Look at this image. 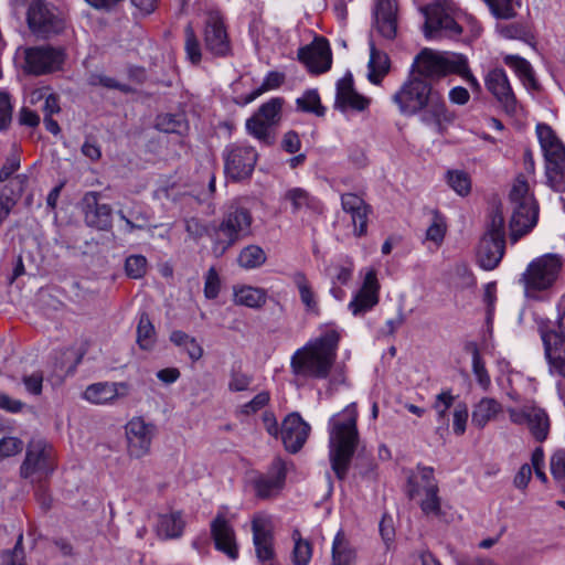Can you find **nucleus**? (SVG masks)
I'll use <instances>...</instances> for the list:
<instances>
[{
    "label": "nucleus",
    "mask_w": 565,
    "mask_h": 565,
    "mask_svg": "<svg viewBox=\"0 0 565 565\" xmlns=\"http://www.w3.org/2000/svg\"><path fill=\"white\" fill-rule=\"evenodd\" d=\"M380 282L376 271H366L363 284L349 303V310L354 316H361L370 311L379 302Z\"/></svg>",
    "instance_id": "nucleus-21"
},
{
    "label": "nucleus",
    "mask_w": 565,
    "mask_h": 565,
    "mask_svg": "<svg viewBox=\"0 0 565 565\" xmlns=\"http://www.w3.org/2000/svg\"><path fill=\"white\" fill-rule=\"evenodd\" d=\"M425 15L424 34L426 39L458 38L462 28L439 3H433L424 8Z\"/></svg>",
    "instance_id": "nucleus-13"
},
{
    "label": "nucleus",
    "mask_w": 565,
    "mask_h": 565,
    "mask_svg": "<svg viewBox=\"0 0 565 565\" xmlns=\"http://www.w3.org/2000/svg\"><path fill=\"white\" fill-rule=\"evenodd\" d=\"M392 102L402 116H417L423 125L431 127L438 135H444L456 119L443 94L430 82L412 72L392 95Z\"/></svg>",
    "instance_id": "nucleus-1"
},
{
    "label": "nucleus",
    "mask_w": 565,
    "mask_h": 565,
    "mask_svg": "<svg viewBox=\"0 0 565 565\" xmlns=\"http://www.w3.org/2000/svg\"><path fill=\"white\" fill-rule=\"evenodd\" d=\"M422 490L425 492V481L420 478L419 469L417 468V472L411 470L407 475V495L414 499Z\"/></svg>",
    "instance_id": "nucleus-63"
},
{
    "label": "nucleus",
    "mask_w": 565,
    "mask_h": 565,
    "mask_svg": "<svg viewBox=\"0 0 565 565\" xmlns=\"http://www.w3.org/2000/svg\"><path fill=\"white\" fill-rule=\"evenodd\" d=\"M184 33H185L184 49H185L186 56L192 64H199L201 62V57H202L201 45H200L198 36L194 32V29L190 23L185 26Z\"/></svg>",
    "instance_id": "nucleus-49"
},
{
    "label": "nucleus",
    "mask_w": 565,
    "mask_h": 565,
    "mask_svg": "<svg viewBox=\"0 0 565 565\" xmlns=\"http://www.w3.org/2000/svg\"><path fill=\"white\" fill-rule=\"evenodd\" d=\"M281 105L280 98H273L263 104L257 113L247 119V131L264 143L271 145L274 142L271 128L280 120Z\"/></svg>",
    "instance_id": "nucleus-14"
},
{
    "label": "nucleus",
    "mask_w": 565,
    "mask_h": 565,
    "mask_svg": "<svg viewBox=\"0 0 565 565\" xmlns=\"http://www.w3.org/2000/svg\"><path fill=\"white\" fill-rule=\"evenodd\" d=\"M468 420V408L467 405L461 403L458 404L454 411L452 428L454 433L458 436L466 431V424Z\"/></svg>",
    "instance_id": "nucleus-59"
},
{
    "label": "nucleus",
    "mask_w": 565,
    "mask_h": 565,
    "mask_svg": "<svg viewBox=\"0 0 565 565\" xmlns=\"http://www.w3.org/2000/svg\"><path fill=\"white\" fill-rule=\"evenodd\" d=\"M23 443L17 437H3L0 439V459L21 452Z\"/></svg>",
    "instance_id": "nucleus-56"
},
{
    "label": "nucleus",
    "mask_w": 565,
    "mask_h": 565,
    "mask_svg": "<svg viewBox=\"0 0 565 565\" xmlns=\"http://www.w3.org/2000/svg\"><path fill=\"white\" fill-rule=\"evenodd\" d=\"M505 250L504 216L495 210L487 232L481 237L477 249V263L486 270L494 269Z\"/></svg>",
    "instance_id": "nucleus-8"
},
{
    "label": "nucleus",
    "mask_w": 565,
    "mask_h": 565,
    "mask_svg": "<svg viewBox=\"0 0 565 565\" xmlns=\"http://www.w3.org/2000/svg\"><path fill=\"white\" fill-rule=\"evenodd\" d=\"M356 420L358 412L354 403L329 420V460L339 480L347 477L359 444Z\"/></svg>",
    "instance_id": "nucleus-2"
},
{
    "label": "nucleus",
    "mask_w": 565,
    "mask_h": 565,
    "mask_svg": "<svg viewBox=\"0 0 565 565\" xmlns=\"http://www.w3.org/2000/svg\"><path fill=\"white\" fill-rule=\"evenodd\" d=\"M497 19L510 20L516 17L512 0H483Z\"/></svg>",
    "instance_id": "nucleus-53"
},
{
    "label": "nucleus",
    "mask_w": 565,
    "mask_h": 565,
    "mask_svg": "<svg viewBox=\"0 0 565 565\" xmlns=\"http://www.w3.org/2000/svg\"><path fill=\"white\" fill-rule=\"evenodd\" d=\"M310 433V426L300 417L299 414L288 415L281 425V439L286 449L290 452H297L306 443Z\"/></svg>",
    "instance_id": "nucleus-26"
},
{
    "label": "nucleus",
    "mask_w": 565,
    "mask_h": 565,
    "mask_svg": "<svg viewBox=\"0 0 565 565\" xmlns=\"http://www.w3.org/2000/svg\"><path fill=\"white\" fill-rule=\"evenodd\" d=\"M547 172L562 174L565 172V147L562 142L555 143L544 152Z\"/></svg>",
    "instance_id": "nucleus-41"
},
{
    "label": "nucleus",
    "mask_w": 565,
    "mask_h": 565,
    "mask_svg": "<svg viewBox=\"0 0 565 565\" xmlns=\"http://www.w3.org/2000/svg\"><path fill=\"white\" fill-rule=\"evenodd\" d=\"M234 300L237 305L258 309L266 303L267 294L262 288L243 286L235 290Z\"/></svg>",
    "instance_id": "nucleus-37"
},
{
    "label": "nucleus",
    "mask_w": 565,
    "mask_h": 565,
    "mask_svg": "<svg viewBox=\"0 0 565 565\" xmlns=\"http://www.w3.org/2000/svg\"><path fill=\"white\" fill-rule=\"evenodd\" d=\"M30 31L40 39L57 35L65 29L64 18L44 0H33L26 12Z\"/></svg>",
    "instance_id": "nucleus-9"
},
{
    "label": "nucleus",
    "mask_w": 565,
    "mask_h": 565,
    "mask_svg": "<svg viewBox=\"0 0 565 565\" xmlns=\"http://www.w3.org/2000/svg\"><path fill=\"white\" fill-rule=\"evenodd\" d=\"M472 353V372L477 379L478 384L483 391H488L491 385V380L481 359L479 349L476 344L471 345Z\"/></svg>",
    "instance_id": "nucleus-46"
},
{
    "label": "nucleus",
    "mask_w": 565,
    "mask_h": 565,
    "mask_svg": "<svg viewBox=\"0 0 565 565\" xmlns=\"http://www.w3.org/2000/svg\"><path fill=\"white\" fill-rule=\"evenodd\" d=\"M374 25L379 33L393 40L397 34V1L376 0L374 10Z\"/></svg>",
    "instance_id": "nucleus-28"
},
{
    "label": "nucleus",
    "mask_w": 565,
    "mask_h": 565,
    "mask_svg": "<svg viewBox=\"0 0 565 565\" xmlns=\"http://www.w3.org/2000/svg\"><path fill=\"white\" fill-rule=\"evenodd\" d=\"M237 262L241 267L246 269L260 267L266 262V254L262 247L249 245L241 250Z\"/></svg>",
    "instance_id": "nucleus-42"
},
{
    "label": "nucleus",
    "mask_w": 565,
    "mask_h": 565,
    "mask_svg": "<svg viewBox=\"0 0 565 565\" xmlns=\"http://www.w3.org/2000/svg\"><path fill=\"white\" fill-rule=\"evenodd\" d=\"M497 30L499 34L505 39L521 40L530 42L533 40V35L526 25L521 23H511L505 25H498Z\"/></svg>",
    "instance_id": "nucleus-50"
},
{
    "label": "nucleus",
    "mask_w": 565,
    "mask_h": 565,
    "mask_svg": "<svg viewBox=\"0 0 565 565\" xmlns=\"http://www.w3.org/2000/svg\"><path fill=\"white\" fill-rule=\"evenodd\" d=\"M466 66V56L451 52H437L424 49L412 65L411 72L422 78H440L461 72Z\"/></svg>",
    "instance_id": "nucleus-7"
},
{
    "label": "nucleus",
    "mask_w": 565,
    "mask_h": 565,
    "mask_svg": "<svg viewBox=\"0 0 565 565\" xmlns=\"http://www.w3.org/2000/svg\"><path fill=\"white\" fill-rule=\"evenodd\" d=\"M298 58L311 73L320 74L331 67L332 56L329 42L324 38L315 41L298 52Z\"/></svg>",
    "instance_id": "nucleus-20"
},
{
    "label": "nucleus",
    "mask_w": 565,
    "mask_h": 565,
    "mask_svg": "<svg viewBox=\"0 0 565 565\" xmlns=\"http://www.w3.org/2000/svg\"><path fill=\"white\" fill-rule=\"evenodd\" d=\"M185 522L181 512L160 514L157 523V533L162 539H177L181 536Z\"/></svg>",
    "instance_id": "nucleus-35"
},
{
    "label": "nucleus",
    "mask_w": 565,
    "mask_h": 565,
    "mask_svg": "<svg viewBox=\"0 0 565 565\" xmlns=\"http://www.w3.org/2000/svg\"><path fill=\"white\" fill-rule=\"evenodd\" d=\"M156 427L141 417L131 418L125 426L128 454L135 458L146 456L151 447Z\"/></svg>",
    "instance_id": "nucleus-16"
},
{
    "label": "nucleus",
    "mask_w": 565,
    "mask_h": 565,
    "mask_svg": "<svg viewBox=\"0 0 565 565\" xmlns=\"http://www.w3.org/2000/svg\"><path fill=\"white\" fill-rule=\"evenodd\" d=\"M286 475V463L280 458H276L266 473L253 480L256 497L266 500L278 495L284 489Z\"/></svg>",
    "instance_id": "nucleus-17"
},
{
    "label": "nucleus",
    "mask_w": 565,
    "mask_h": 565,
    "mask_svg": "<svg viewBox=\"0 0 565 565\" xmlns=\"http://www.w3.org/2000/svg\"><path fill=\"white\" fill-rule=\"evenodd\" d=\"M55 469V452L44 439H32L26 448L25 459L20 467L22 478L47 477Z\"/></svg>",
    "instance_id": "nucleus-11"
},
{
    "label": "nucleus",
    "mask_w": 565,
    "mask_h": 565,
    "mask_svg": "<svg viewBox=\"0 0 565 565\" xmlns=\"http://www.w3.org/2000/svg\"><path fill=\"white\" fill-rule=\"evenodd\" d=\"M156 128L166 134L182 135L188 130V121L183 114H162L156 119Z\"/></svg>",
    "instance_id": "nucleus-40"
},
{
    "label": "nucleus",
    "mask_w": 565,
    "mask_h": 565,
    "mask_svg": "<svg viewBox=\"0 0 565 565\" xmlns=\"http://www.w3.org/2000/svg\"><path fill=\"white\" fill-rule=\"evenodd\" d=\"M536 132L543 152H545L546 149H550L555 143L561 142L559 139L554 134V131L552 130V128L545 124H539L536 126Z\"/></svg>",
    "instance_id": "nucleus-57"
},
{
    "label": "nucleus",
    "mask_w": 565,
    "mask_h": 565,
    "mask_svg": "<svg viewBox=\"0 0 565 565\" xmlns=\"http://www.w3.org/2000/svg\"><path fill=\"white\" fill-rule=\"evenodd\" d=\"M370 105V99L356 93L351 76L341 78L337 84L335 107L342 111L351 108L363 111Z\"/></svg>",
    "instance_id": "nucleus-30"
},
{
    "label": "nucleus",
    "mask_w": 565,
    "mask_h": 565,
    "mask_svg": "<svg viewBox=\"0 0 565 565\" xmlns=\"http://www.w3.org/2000/svg\"><path fill=\"white\" fill-rule=\"evenodd\" d=\"M503 407L500 402L493 397H482L473 405L471 414V424L478 429L484 428L490 422L497 420L502 414Z\"/></svg>",
    "instance_id": "nucleus-31"
},
{
    "label": "nucleus",
    "mask_w": 565,
    "mask_h": 565,
    "mask_svg": "<svg viewBox=\"0 0 565 565\" xmlns=\"http://www.w3.org/2000/svg\"><path fill=\"white\" fill-rule=\"evenodd\" d=\"M295 546L292 551V563L295 565H308L312 556V546L309 541L303 540L298 530L292 532Z\"/></svg>",
    "instance_id": "nucleus-44"
},
{
    "label": "nucleus",
    "mask_w": 565,
    "mask_h": 565,
    "mask_svg": "<svg viewBox=\"0 0 565 565\" xmlns=\"http://www.w3.org/2000/svg\"><path fill=\"white\" fill-rule=\"evenodd\" d=\"M129 394L125 382H98L90 384L83 393V398L95 405L114 404Z\"/></svg>",
    "instance_id": "nucleus-23"
},
{
    "label": "nucleus",
    "mask_w": 565,
    "mask_h": 565,
    "mask_svg": "<svg viewBox=\"0 0 565 565\" xmlns=\"http://www.w3.org/2000/svg\"><path fill=\"white\" fill-rule=\"evenodd\" d=\"M284 200L291 204L292 213H298L302 209L315 212L321 210L320 201L302 188H291L287 190L284 194Z\"/></svg>",
    "instance_id": "nucleus-34"
},
{
    "label": "nucleus",
    "mask_w": 565,
    "mask_h": 565,
    "mask_svg": "<svg viewBox=\"0 0 565 565\" xmlns=\"http://www.w3.org/2000/svg\"><path fill=\"white\" fill-rule=\"evenodd\" d=\"M253 217L244 207H231L214 232L212 250L222 256L230 247L250 234Z\"/></svg>",
    "instance_id": "nucleus-6"
},
{
    "label": "nucleus",
    "mask_w": 565,
    "mask_h": 565,
    "mask_svg": "<svg viewBox=\"0 0 565 565\" xmlns=\"http://www.w3.org/2000/svg\"><path fill=\"white\" fill-rule=\"evenodd\" d=\"M391 62L388 55L376 49L373 41H370V60L367 64V77L371 83L379 85L390 72Z\"/></svg>",
    "instance_id": "nucleus-33"
},
{
    "label": "nucleus",
    "mask_w": 565,
    "mask_h": 565,
    "mask_svg": "<svg viewBox=\"0 0 565 565\" xmlns=\"http://www.w3.org/2000/svg\"><path fill=\"white\" fill-rule=\"evenodd\" d=\"M539 331L551 372L565 379V343L559 341L555 330L548 329L543 323Z\"/></svg>",
    "instance_id": "nucleus-22"
},
{
    "label": "nucleus",
    "mask_w": 565,
    "mask_h": 565,
    "mask_svg": "<svg viewBox=\"0 0 565 565\" xmlns=\"http://www.w3.org/2000/svg\"><path fill=\"white\" fill-rule=\"evenodd\" d=\"M504 63L512 67L524 83H527L532 87L535 86L533 70L526 60L518 55H508L504 57Z\"/></svg>",
    "instance_id": "nucleus-45"
},
{
    "label": "nucleus",
    "mask_w": 565,
    "mask_h": 565,
    "mask_svg": "<svg viewBox=\"0 0 565 565\" xmlns=\"http://www.w3.org/2000/svg\"><path fill=\"white\" fill-rule=\"evenodd\" d=\"M284 82V75L278 72H270L265 77L263 84L244 97V104H249L263 95L265 92L279 87Z\"/></svg>",
    "instance_id": "nucleus-48"
},
{
    "label": "nucleus",
    "mask_w": 565,
    "mask_h": 565,
    "mask_svg": "<svg viewBox=\"0 0 565 565\" xmlns=\"http://www.w3.org/2000/svg\"><path fill=\"white\" fill-rule=\"evenodd\" d=\"M355 553L345 540L344 533L339 531L332 544L331 565H354Z\"/></svg>",
    "instance_id": "nucleus-38"
},
{
    "label": "nucleus",
    "mask_w": 565,
    "mask_h": 565,
    "mask_svg": "<svg viewBox=\"0 0 565 565\" xmlns=\"http://www.w3.org/2000/svg\"><path fill=\"white\" fill-rule=\"evenodd\" d=\"M252 530L258 561L262 563L268 562L269 565H273L275 551L270 521L268 519L257 516L253 520Z\"/></svg>",
    "instance_id": "nucleus-25"
},
{
    "label": "nucleus",
    "mask_w": 565,
    "mask_h": 565,
    "mask_svg": "<svg viewBox=\"0 0 565 565\" xmlns=\"http://www.w3.org/2000/svg\"><path fill=\"white\" fill-rule=\"evenodd\" d=\"M211 534L216 550L226 554L231 559H236L238 548L235 540V533L230 522L224 515L218 514L211 523Z\"/></svg>",
    "instance_id": "nucleus-29"
},
{
    "label": "nucleus",
    "mask_w": 565,
    "mask_h": 565,
    "mask_svg": "<svg viewBox=\"0 0 565 565\" xmlns=\"http://www.w3.org/2000/svg\"><path fill=\"white\" fill-rule=\"evenodd\" d=\"M65 54L62 49L50 45L33 46L24 50V71L32 75H44L62 68Z\"/></svg>",
    "instance_id": "nucleus-12"
},
{
    "label": "nucleus",
    "mask_w": 565,
    "mask_h": 565,
    "mask_svg": "<svg viewBox=\"0 0 565 565\" xmlns=\"http://www.w3.org/2000/svg\"><path fill=\"white\" fill-rule=\"evenodd\" d=\"M454 402L455 397L450 391L441 392L436 396L434 408L436 409L439 419H445L447 411L452 406Z\"/></svg>",
    "instance_id": "nucleus-62"
},
{
    "label": "nucleus",
    "mask_w": 565,
    "mask_h": 565,
    "mask_svg": "<svg viewBox=\"0 0 565 565\" xmlns=\"http://www.w3.org/2000/svg\"><path fill=\"white\" fill-rule=\"evenodd\" d=\"M510 420L515 425H526L536 441H544L550 430L546 412L536 406H523L508 409Z\"/></svg>",
    "instance_id": "nucleus-15"
},
{
    "label": "nucleus",
    "mask_w": 565,
    "mask_h": 565,
    "mask_svg": "<svg viewBox=\"0 0 565 565\" xmlns=\"http://www.w3.org/2000/svg\"><path fill=\"white\" fill-rule=\"evenodd\" d=\"M447 231L445 217L435 211L433 213L431 224L426 231V239L434 242L437 246L441 245Z\"/></svg>",
    "instance_id": "nucleus-51"
},
{
    "label": "nucleus",
    "mask_w": 565,
    "mask_h": 565,
    "mask_svg": "<svg viewBox=\"0 0 565 565\" xmlns=\"http://www.w3.org/2000/svg\"><path fill=\"white\" fill-rule=\"evenodd\" d=\"M100 194L87 192L82 199V211L87 226L98 231H108L113 225V209L109 204L99 203Z\"/></svg>",
    "instance_id": "nucleus-19"
},
{
    "label": "nucleus",
    "mask_w": 565,
    "mask_h": 565,
    "mask_svg": "<svg viewBox=\"0 0 565 565\" xmlns=\"http://www.w3.org/2000/svg\"><path fill=\"white\" fill-rule=\"evenodd\" d=\"M23 535L18 536V541L12 551H7L2 554L1 565H25L23 563V548H22Z\"/></svg>",
    "instance_id": "nucleus-55"
},
{
    "label": "nucleus",
    "mask_w": 565,
    "mask_h": 565,
    "mask_svg": "<svg viewBox=\"0 0 565 565\" xmlns=\"http://www.w3.org/2000/svg\"><path fill=\"white\" fill-rule=\"evenodd\" d=\"M563 266L564 258L556 253H547L532 259L519 279L524 296L537 299L542 294L551 291L561 277Z\"/></svg>",
    "instance_id": "nucleus-4"
},
{
    "label": "nucleus",
    "mask_w": 565,
    "mask_h": 565,
    "mask_svg": "<svg viewBox=\"0 0 565 565\" xmlns=\"http://www.w3.org/2000/svg\"><path fill=\"white\" fill-rule=\"evenodd\" d=\"M551 472L554 479L565 480V450H557L553 454L550 461Z\"/></svg>",
    "instance_id": "nucleus-60"
},
{
    "label": "nucleus",
    "mask_w": 565,
    "mask_h": 565,
    "mask_svg": "<svg viewBox=\"0 0 565 565\" xmlns=\"http://www.w3.org/2000/svg\"><path fill=\"white\" fill-rule=\"evenodd\" d=\"M156 342V331L148 315L142 313L137 326V343L143 350H150Z\"/></svg>",
    "instance_id": "nucleus-43"
},
{
    "label": "nucleus",
    "mask_w": 565,
    "mask_h": 565,
    "mask_svg": "<svg viewBox=\"0 0 565 565\" xmlns=\"http://www.w3.org/2000/svg\"><path fill=\"white\" fill-rule=\"evenodd\" d=\"M220 292V278L215 268L211 267L205 276L204 295L207 299H214Z\"/></svg>",
    "instance_id": "nucleus-58"
},
{
    "label": "nucleus",
    "mask_w": 565,
    "mask_h": 565,
    "mask_svg": "<svg viewBox=\"0 0 565 565\" xmlns=\"http://www.w3.org/2000/svg\"><path fill=\"white\" fill-rule=\"evenodd\" d=\"M170 341L185 351L193 362L199 361L203 356V348L196 339L181 330L172 331L170 334Z\"/></svg>",
    "instance_id": "nucleus-39"
},
{
    "label": "nucleus",
    "mask_w": 565,
    "mask_h": 565,
    "mask_svg": "<svg viewBox=\"0 0 565 565\" xmlns=\"http://www.w3.org/2000/svg\"><path fill=\"white\" fill-rule=\"evenodd\" d=\"M486 86L508 114L515 113L516 98L503 70L494 68L490 71L486 77Z\"/></svg>",
    "instance_id": "nucleus-24"
},
{
    "label": "nucleus",
    "mask_w": 565,
    "mask_h": 565,
    "mask_svg": "<svg viewBox=\"0 0 565 565\" xmlns=\"http://www.w3.org/2000/svg\"><path fill=\"white\" fill-rule=\"evenodd\" d=\"M342 210L351 215L354 225V235L361 237L367 233L369 215L371 206L355 193H344L341 195Z\"/></svg>",
    "instance_id": "nucleus-27"
},
{
    "label": "nucleus",
    "mask_w": 565,
    "mask_h": 565,
    "mask_svg": "<svg viewBox=\"0 0 565 565\" xmlns=\"http://www.w3.org/2000/svg\"><path fill=\"white\" fill-rule=\"evenodd\" d=\"M292 281L298 289L300 300L306 310L310 313L318 315L319 305L316 294L307 276L302 271H297L292 275Z\"/></svg>",
    "instance_id": "nucleus-36"
},
{
    "label": "nucleus",
    "mask_w": 565,
    "mask_h": 565,
    "mask_svg": "<svg viewBox=\"0 0 565 565\" xmlns=\"http://www.w3.org/2000/svg\"><path fill=\"white\" fill-rule=\"evenodd\" d=\"M222 158L226 178L237 182L248 179L252 175L258 154L250 146L231 143L225 147Z\"/></svg>",
    "instance_id": "nucleus-10"
},
{
    "label": "nucleus",
    "mask_w": 565,
    "mask_h": 565,
    "mask_svg": "<svg viewBox=\"0 0 565 565\" xmlns=\"http://www.w3.org/2000/svg\"><path fill=\"white\" fill-rule=\"evenodd\" d=\"M250 383L252 376L241 371H232L228 388L232 392H241L247 390Z\"/></svg>",
    "instance_id": "nucleus-64"
},
{
    "label": "nucleus",
    "mask_w": 565,
    "mask_h": 565,
    "mask_svg": "<svg viewBox=\"0 0 565 565\" xmlns=\"http://www.w3.org/2000/svg\"><path fill=\"white\" fill-rule=\"evenodd\" d=\"M297 106L300 110L306 113H313L317 116L324 115V107L320 103V97L317 90L310 89L307 90L301 97L297 100Z\"/></svg>",
    "instance_id": "nucleus-47"
},
{
    "label": "nucleus",
    "mask_w": 565,
    "mask_h": 565,
    "mask_svg": "<svg viewBox=\"0 0 565 565\" xmlns=\"http://www.w3.org/2000/svg\"><path fill=\"white\" fill-rule=\"evenodd\" d=\"M204 43L206 50L215 56H225L231 50L230 40L221 14L207 13L204 22Z\"/></svg>",
    "instance_id": "nucleus-18"
},
{
    "label": "nucleus",
    "mask_w": 565,
    "mask_h": 565,
    "mask_svg": "<svg viewBox=\"0 0 565 565\" xmlns=\"http://www.w3.org/2000/svg\"><path fill=\"white\" fill-rule=\"evenodd\" d=\"M509 200L512 209L510 237L516 242L536 225L539 217V206L523 175L514 180Z\"/></svg>",
    "instance_id": "nucleus-5"
},
{
    "label": "nucleus",
    "mask_w": 565,
    "mask_h": 565,
    "mask_svg": "<svg viewBox=\"0 0 565 565\" xmlns=\"http://www.w3.org/2000/svg\"><path fill=\"white\" fill-rule=\"evenodd\" d=\"M88 83L92 86H103L106 88H115L121 92H127L128 87L124 84L118 83L116 79L103 75V74H92L88 78Z\"/></svg>",
    "instance_id": "nucleus-61"
},
{
    "label": "nucleus",
    "mask_w": 565,
    "mask_h": 565,
    "mask_svg": "<svg viewBox=\"0 0 565 565\" xmlns=\"http://www.w3.org/2000/svg\"><path fill=\"white\" fill-rule=\"evenodd\" d=\"M339 342L340 333L335 330H328L307 342L291 356L290 366L294 374L319 380L327 379L335 362Z\"/></svg>",
    "instance_id": "nucleus-3"
},
{
    "label": "nucleus",
    "mask_w": 565,
    "mask_h": 565,
    "mask_svg": "<svg viewBox=\"0 0 565 565\" xmlns=\"http://www.w3.org/2000/svg\"><path fill=\"white\" fill-rule=\"evenodd\" d=\"M125 269L129 277L141 278L147 271V259L142 255H131L126 259Z\"/></svg>",
    "instance_id": "nucleus-54"
},
{
    "label": "nucleus",
    "mask_w": 565,
    "mask_h": 565,
    "mask_svg": "<svg viewBox=\"0 0 565 565\" xmlns=\"http://www.w3.org/2000/svg\"><path fill=\"white\" fill-rule=\"evenodd\" d=\"M449 186L459 195H467L471 190V180L463 171H449L447 174Z\"/></svg>",
    "instance_id": "nucleus-52"
},
{
    "label": "nucleus",
    "mask_w": 565,
    "mask_h": 565,
    "mask_svg": "<svg viewBox=\"0 0 565 565\" xmlns=\"http://www.w3.org/2000/svg\"><path fill=\"white\" fill-rule=\"evenodd\" d=\"M420 478L425 481V499L420 502L422 511L425 514L438 515L440 513V499L438 497V486L434 478V469L430 467L418 466Z\"/></svg>",
    "instance_id": "nucleus-32"
}]
</instances>
